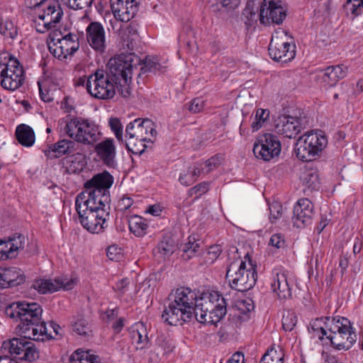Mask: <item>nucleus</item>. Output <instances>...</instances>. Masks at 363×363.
I'll list each match as a JSON object with an SVG mask.
<instances>
[{
  "instance_id": "nucleus-1",
  "label": "nucleus",
  "mask_w": 363,
  "mask_h": 363,
  "mask_svg": "<svg viewBox=\"0 0 363 363\" xmlns=\"http://www.w3.org/2000/svg\"><path fill=\"white\" fill-rule=\"evenodd\" d=\"M226 302L218 291L203 293L199 297L189 288L177 289L174 300L164 310L162 318L170 325L195 318L201 323L216 324L226 314Z\"/></svg>"
},
{
  "instance_id": "nucleus-2",
  "label": "nucleus",
  "mask_w": 363,
  "mask_h": 363,
  "mask_svg": "<svg viewBox=\"0 0 363 363\" xmlns=\"http://www.w3.org/2000/svg\"><path fill=\"white\" fill-rule=\"evenodd\" d=\"M308 330L314 338L321 340L325 336L338 350H350L357 340L356 331L352 323L342 316L315 318L310 322Z\"/></svg>"
},
{
  "instance_id": "nucleus-3",
  "label": "nucleus",
  "mask_w": 363,
  "mask_h": 363,
  "mask_svg": "<svg viewBox=\"0 0 363 363\" xmlns=\"http://www.w3.org/2000/svg\"><path fill=\"white\" fill-rule=\"evenodd\" d=\"M113 182V178L108 172L105 171L94 176L85 183L86 191L77 196L75 208L109 211V189Z\"/></svg>"
},
{
  "instance_id": "nucleus-4",
  "label": "nucleus",
  "mask_w": 363,
  "mask_h": 363,
  "mask_svg": "<svg viewBox=\"0 0 363 363\" xmlns=\"http://www.w3.org/2000/svg\"><path fill=\"white\" fill-rule=\"evenodd\" d=\"M155 123L150 119L136 118L129 123L125 128V145L135 155H141L147 143H152L157 137Z\"/></svg>"
},
{
  "instance_id": "nucleus-5",
  "label": "nucleus",
  "mask_w": 363,
  "mask_h": 363,
  "mask_svg": "<svg viewBox=\"0 0 363 363\" xmlns=\"http://www.w3.org/2000/svg\"><path fill=\"white\" fill-rule=\"evenodd\" d=\"M74 141L94 145L100 139L99 126L91 121L81 117L67 116L58 121V128Z\"/></svg>"
},
{
  "instance_id": "nucleus-6",
  "label": "nucleus",
  "mask_w": 363,
  "mask_h": 363,
  "mask_svg": "<svg viewBox=\"0 0 363 363\" xmlns=\"http://www.w3.org/2000/svg\"><path fill=\"white\" fill-rule=\"evenodd\" d=\"M133 62L131 54H122L111 57L107 63L108 74L115 82L118 91L125 98L131 94Z\"/></svg>"
},
{
  "instance_id": "nucleus-7",
  "label": "nucleus",
  "mask_w": 363,
  "mask_h": 363,
  "mask_svg": "<svg viewBox=\"0 0 363 363\" xmlns=\"http://www.w3.org/2000/svg\"><path fill=\"white\" fill-rule=\"evenodd\" d=\"M226 279L232 289L238 291H247L252 289L257 281V273L251 262L247 263L240 256L234 255L226 272Z\"/></svg>"
},
{
  "instance_id": "nucleus-8",
  "label": "nucleus",
  "mask_w": 363,
  "mask_h": 363,
  "mask_svg": "<svg viewBox=\"0 0 363 363\" xmlns=\"http://www.w3.org/2000/svg\"><path fill=\"white\" fill-rule=\"evenodd\" d=\"M327 145V136L322 130L308 131L297 140L296 157L303 162L315 160L320 157Z\"/></svg>"
},
{
  "instance_id": "nucleus-9",
  "label": "nucleus",
  "mask_w": 363,
  "mask_h": 363,
  "mask_svg": "<svg viewBox=\"0 0 363 363\" xmlns=\"http://www.w3.org/2000/svg\"><path fill=\"white\" fill-rule=\"evenodd\" d=\"M24 80L23 67L9 54L0 57V85L5 89L15 91Z\"/></svg>"
},
{
  "instance_id": "nucleus-10",
  "label": "nucleus",
  "mask_w": 363,
  "mask_h": 363,
  "mask_svg": "<svg viewBox=\"0 0 363 363\" xmlns=\"http://www.w3.org/2000/svg\"><path fill=\"white\" fill-rule=\"evenodd\" d=\"M86 88L93 97L104 100L113 98L117 89L115 82L104 70H98L90 75L86 80Z\"/></svg>"
},
{
  "instance_id": "nucleus-11",
  "label": "nucleus",
  "mask_w": 363,
  "mask_h": 363,
  "mask_svg": "<svg viewBox=\"0 0 363 363\" xmlns=\"http://www.w3.org/2000/svg\"><path fill=\"white\" fill-rule=\"evenodd\" d=\"M289 40L286 31L283 29L279 28L273 33L269 45V54L274 60L286 63L295 57V45Z\"/></svg>"
},
{
  "instance_id": "nucleus-12",
  "label": "nucleus",
  "mask_w": 363,
  "mask_h": 363,
  "mask_svg": "<svg viewBox=\"0 0 363 363\" xmlns=\"http://www.w3.org/2000/svg\"><path fill=\"white\" fill-rule=\"evenodd\" d=\"M79 220L84 228L91 233H99L105 229L109 218L108 209L76 208Z\"/></svg>"
},
{
  "instance_id": "nucleus-13",
  "label": "nucleus",
  "mask_w": 363,
  "mask_h": 363,
  "mask_svg": "<svg viewBox=\"0 0 363 363\" xmlns=\"http://www.w3.org/2000/svg\"><path fill=\"white\" fill-rule=\"evenodd\" d=\"M281 146L278 138L271 133L260 134L253 146L255 155L264 161H270L279 156Z\"/></svg>"
},
{
  "instance_id": "nucleus-14",
  "label": "nucleus",
  "mask_w": 363,
  "mask_h": 363,
  "mask_svg": "<svg viewBox=\"0 0 363 363\" xmlns=\"http://www.w3.org/2000/svg\"><path fill=\"white\" fill-rule=\"evenodd\" d=\"M2 350L8 351L19 359L32 362L39 357V350L35 345L26 339L13 338L2 343Z\"/></svg>"
},
{
  "instance_id": "nucleus-15",
  "label": "nucleus",
  "mask_w": 363,
  "mask_h": 363,
  "mask_svg": "<svg viewBox=\"0 0 363 363\" xmlns=\"http://www.w3.org/2000/svg\"><path fill=\"white\" fill-rule=\"evenodd\" d=\"M43 309L35 302L13 303L6 308L7 316L19 323L40 320Z\"/></svg>"
},
{
  "instance_id": "nucleus-16",
  "label": "nucleus",
  "mask_w": 363,
  "mask_h": 363,
  "mask_svg": "<svg viewBox=\"0 0 363 363\" xmlns=\"http://www.w3.org/2000/svg\"><path fill=\"white\" fill-rule=\"evenodd\" d=\"M79 48L77 35L69 33L56 42L52 40L48 43L50 52L59 60H64L72 56Z\"/></svg>"
},
{
  "instance_id": "nucleus-17",
  "label": "nucleus",
  "mask_w": 363,
  "mask_h": 363,
  "mask_svg": "<svg viewBox=\"0 0 363 363\" xmlns=\"http://www.w3.org/2000/svg\"><path fill=\"white\" fill-rule=\"evenodd\" d=\"M77 278L59 277L54 279H39L33 281L32 287L41 294L53 293L60 289L69 291L77 284Z\"/></svg>"
},
{
  "instance_id": "nucleus-18",
  "label": "nucleus",
  "mask_w": 363,
  "mask_h": 363,
  "mask_svg": "<svg viewBox=\"0 0 363 363\" xmlns=\"http://www.w3.org/2000/svg\"><path fill=\"white\" fill-rule=\"evenodd\" d=\"M111 8L115 18L121 22H128L137 13L139 0H110Z\"/></svg>"
},
{
  "instance_id": "nucleus-19",
  "label": "nucleus",
  "mask_w": 363,
  "mask_h": 363,
  "mask_svg": "<svg viewBox=\"0 0 363 363\" xmlns=\"http://www.w3.org/2000/svg\"><path fill=\"white\" fill-rule=\"evenodd\" d=\"M286 17V11L279 2L273 0H264L259 13L260 22L263 24L270 22L280 24Z\"/></svg>"
},
{
  "instance_id": "nucleus-20",
  "label": "nucleus",
  "mask_w": 363,
  "mask_h": 363,
  "mask_svg": "<svg viewBox=\"0 0 363 363\" xmlns=\"http://www.w3.org/2000/svg\"><path fill=\"white\" fill-rule=\"evenodd\" d=\"M86 40L89 45L96 52L103 53L106 48V33L103 25L91 21L86 28Z\"/></svg>"
},
{
  "instance_id": "nucleus-21",
  "label": "nucleus",
  "mask_w": 363,
  "mask_h": 363,
  "mask_svg": "<svg viewBox=\"0 0 363 363\" xmlns=\"http://www.w3.org/2000/svg\"><path fill=\"white\" fill-rule=\"evenodd\" d=\"M18 331L23 337V339L33 340H44L48 338V329L43 321L19 323Z\"/></svg>"
},
{
  "instance_id": "nucleus-22",
  "label": "nucleus",
  "mask_w": 363,
  "mask_h": 363,
  "mask_svg": "<svg viewBox=\"0 0 363 363\" xmlns=\"http://www.w3.org/2000/svg\"><path fill=\"white\" fill-rule=\"evenodd\" d=\"M94 152L99 160L105 165L113 167L116 164V147L113 138H106L96 143Z\"/></svg>"
},
{
  "instance_id": "nucleus-23",
  "label": "nucleus",
  "mask_w": 363,
  "mask_h": 363,
  "mask_svg": "<svg viewBox=\"0 0 363 363\" xmlns=\"http://www.w3.org/2000/svg\"><path fill=\"white\" fill-rule=\"evenodd\" d=\"M271 288L280 299H286L291 296V292L286 271L280 268L273 270Z\"/></svg>"
},
{
  "instance_id": "nucleus-24",
  "label": "nucleus",
  "mask_w": 363,
  "mask_h": 363,
  "mask_svg": "<svg viewBox=\"0 0 363 363\" xmlns=\"http://www.w3.org/2000/svg\"><path fill=\"white\" fill-rule=\"evenodd\" d=\"M313 204L308 199L298 200L294 207L293 220L298 228L311 222L313 215Z\"/></svg>"
},
{
  "instance_id": "nucleus-25",
  "label": "nucleus",
  "mask_w": 363,
  "mask_h": 363,
  "mask_svg": "<svg viewBox=\"0 0 363 363\" xmlns=\"http://www.w3.org/2000/svg\"><path fill=\"white\" fill-rule=\"evenodd\" d=\"M302 128L300 118L290 116L279 117L276 125L277 133L289 138L295 137Z\"/></svg>"
},
{
  "instance_id": "nucleus-26",
  "label": "nucleus",
  "mask_w": 363,
  "mask_h": 363,
  "mask_svg": "<svg viewBox=\"0 0 363 363\" xmlns=\"http://www.w3.org/2000/svg\"><path fill=\"white\" fill-rule=\"evenodd\" d=\"M25 281L23 271L15 267H0V288L15 286Z\"/></svg>"
},
{
  "instance_id": "nucleus-27",
  "label": "nucleus",
  "mask_w": 363,
  "mask_h": 363,
  "mask_svg": "<svg viewBox=\"0 0 363 363\" xmlns=\"http://www.w3.org/2000/svg\"><path fill=\"white\" fill-rule=\"evenodd\" d=\"M58 0H50L43 7L42 15L54 27L60 22L64 15Z\"/></svg>"
},
{
  "instance_id": "nucleus-28",
  "label": "nucleus",
  "mask_w": 363,
  "mask_h": 363,
  "mask_svg": "<svg viewBox=\"0 0 363 363\" xmlns=\"http://www.w3.org/2000/svg\"><path fill=\"white\" fill-rule=\"evenodd\" d=\"M74 147V141L64 139L43 149V152L48 158L54 159L71 153Z\"/></svg>"
},
{
  "instance_id": "nucleus-29",
  "label": "nucleus",
  "mask_w": 363,
  "mask_h": 363,
  "mask_svg": "<svg viewBox=\"0 0 363 363\" xmlns=\"http://www.w3.org/2000/svg\"><path fill=\"white\" fill-rule=\"evenodd\" d=\"M133 343L137 350H143L149 344L147 328L143 323L138 322L133 325L130 332Z\"/></svg>"
},
{
  "instance_id": "nucleus-30",
  "label": "nucleus",
  "mask_w": 363,
  "mask_h": 363,
  "mask_svg": "<svg viewBox=\"0 0 363 363\" xmlns=\"http://www.w3.org/2000/svg\"><path fill=\"white\" fill-rule=\"evenodd\" d=\"M25 237L22 235L15 234L7 241H4V255L8 258L15 257L17 255V252L19 250H22L24 247Z\"/></svg>"
},
{
  "instance_id": "nucleus-31",
  "label": "nucleus",
  "mask_w": 363,
  "mask_h": 363,
  "mask_svg": "<svg viewBox=\"0 0 363 363\" xmlns=\"http://www.w3.org/2000/svg\"><path fill=\"white\" fill-rule=\"evenodd\" d=\"M323 79L329 85L333 86L347 74V68L342 66H330L321 71Z\"/></svg>"
},
{
  "instance_id": "nucleus-32",
  "label": "nucleus",
  "mask_w": 363,
  "mask_h": 363,
  "mask_svg": "<svg viewBox=\"0 0 363 363\" xmlns=\"http://www.w3.org/2000/svg\"><path fill=\"white\" fill-rule=\"evenodd\" d=\"M16 135L18 143L23 146L31 147L35 143V133L33 129L27 125H19L16 128Z\"/></svg>"
},
{
  "instance_id": "nucleus-33",
  "label": "nucleus",
  "mask_w": 363,
  "mask_h": 363,
  "mask_svg": "<svg viewBox=\"0 0 363 363\" xmlns=\"http://www.w3.org/2000/svg\"><path fill=\"white\" fill-rule=\"evenodd\" d=\"M0 33L5 38L14 39L18 35V27L13 19L9 16L0 18Z\"/></svg>"
},
{
  "instance_id": "nucleus-34",
  "label": "nucleus",
  "mask_w": 363,
  "mask_h": 363,
  "mask_svg": "<svg viewBox=\"0 0 363 363\" xmlns=\"http://www.w3.org/2000/svg\"><path fill=\"white\" fill-rule=\"evenodd\" d=\"M128 227L130 231L137 237H143L148 228V223L141 216H133L129 218Z\"/></svg>"
},
{
  "instance_id": "nucleus-35",
  "label": "nucleus",
  "mask_w": 363,
  "mask_h": 363,
  "mask_svg": "<svg viewBox=\"0 0 363 363\" xmlns=\"http://www.w3.org/2000/svg\"><path fill=\"white\" fill-rule=\"evenodd\" d=\"M269 118L268 109L257 108L251 116L250 127L252 132H256L262 128Z\"/></svg>"
},
{
  "instance_id": "nucleus-36",
  "label": "nucleus",
  "mask_w": 363,
  "mask_h": 363,
  "mask_svg": "<svg viewBox=\"0 0 363 363\" xmlns=\"http://www.w3.org/2000/svg\"><path fill=\"white\" fill-rule=\"evenodd\" d=\"M69 363H100V359L89 351L79 349L71 354Z\"/></svg>"
},
{
  "instance_id": "nucleus-37",
  "label": "nucleus",
  "mask_w": 363,
  "mask_h": 363,
  "mask_svg": "<svg viewBox=\"0 0 363 363\" xmlns=\"http://www.w3.org/2000/svg\"><path fill=\"white\" fill-rule=\"evenodd\" d=\"M72 328L73 332L77 335L89 337L91 335V328L89 322L82 316H78L74 318L72 323Z\"/></svg>"
},
{
  "instance_id": "nucleus-38",
  "label": "nucleus",
  "mask_w": 363,
  "mask_h": 363,
  "mask_svg": "<svg viewBox=\"0 0 363 363\" xmlns=\"http://www.w3.org/2000/svg\"><path fill=\"white\" fill-rule=\"evenodd\" d=\"M284 353L280 347H272L262 357L259 363H284Z\"/></svg>"
},
{
  "instance_id": "nucleus-39",
  "label": "nucleus",
  "mask_w": 363,
  "mask_h": 363,
  "mask_svg": "<svg viewBox=\"0 0 363 363\" xmlns=\"http://www.w3.org/2000/svg\"><path fill=\"white\" fill-rule=\"evenodd\" d=\"M203 173L199 164L190 167L186 174L179 176V182L184 186H189L193 184L198 177Z\"/></svg>"
},
{
  "instance_id": "nucleus-40",
  "label": "nucleus",
  "mask_w": 363,
  "mask_h": 363,
  "mask_svg": "<svg viewBox=\"0 0 363 363\" xmlns=\"http://www.w3.org/2000/svg\"><path fill=\"white\" fill-rule=\"evenodd\" d=\"M176 246L172 239L169 237L163 238L158 243L157 251L162 257L171 255L175 250Z\"/></svg>"
},
{
  "instance_id": "nucleus-41",
  "label": "nucleus",
  "mask_w": 363,
  "mask_h": 363,
  "mask_svg": "<svg viewBox=\"0 0 363 363\" xmlns=\"http://www.w3.org/2000/svg\"><path fill=\"white\" fill-rule=\"evenodd\" d=\"M199 248L200 245L196 242L195 238L189 237L188 242L182 247V257L185 259H189L196 256Z\"/></svg>"
},
{
  "instance_id": "nucleus-42",
  "label": "nucleus",
  "mask_w": 363,
  "mask_h": 363,
  "mask_svg": "<svg viewBox=\"0 0 363 363\" xmlns=\"http://www.w3.org/2000/svg\"><path fill=\"white\" fill-rule=\"evenodd\" d=\"M298 322L296 313L292 311H285L282 315V328L285 331H292Z\"/></svg>"
},
{
  "instance_id": "nucleus-43",
  "label": "nucleus",
  "mask_w": 363,
  "mask_h": 363,
  "mask_svg": "<svg viewBox=\"0 0 363 363\" xmlns=\"http://www.w3.org/2000/svg\"><path fill=\"white\" fill-rule=\"evenodd\" d=\"M303 184L309 189H315L318 187L319 180L316 172L307 171L301 178Z\"/></svg>"
},
{
  "instance_id": "nucleus-44",
  "label": "nucleus",
  "mask_w": 363,
  "mask_h": 363,
  "mask_svg": "<svg viewBox=\"0 0 363 363\" xmlns=\"http://www.w3.org/2000/svg\"><path fill=\"white\" fill-rule=\"evenodd\" d=\"M345 9L348 14L357 16L363 11V0H347Z\"/></svg>"
},
{
  "instance_id": "nucleus-45",
  "label": "nucleus",
  "mask_w": 363,
  "mask_h": 363,
  "mask_svg": "<svg viewBox=\"0 0 363 363\" xmlns=\"http://www.w3.org/2000/svg\"><path fill=\"white\" fill-rule=\"evenodd\" d=\"M33 26L35 28L37 32L41 33H44L48 31L49 30L55 28L52 24L47 21L45 18L40 13L34 19Z\"/></svg>"
},
{
  "instance_id": "nucleus-46",
  "label": "nucleus",
  "mask_w": 363,
  "mask_h": 363,
  "mask_svg": "<svg viewBox=\"0 0 363 363\" xmlns=\"http://www.w3.org/2000/svg\"><path fill=\"white\" fill-rule=\"evenodd\" d=\"M221 163L220 157L218 156H213L211 157L209 160L201 162L198 163L202 172L207 174L212 171L213 169L218 167Z\"/></svg>"
},
{
  "instance_id": "nucleus-47",
  "label": "nucleus",
  "mask_w": 363,
  "mask_h": 363,
  "mask_svg": "<svg viewBox=\"0 0 363 363\" xmlns=\"http://www.w3.org/2000/svg\"><path fill=\"white\" fill-rule=\"evenodd\" d=\"M222 252L221 247L218 245H211L208 247L205 256L206 264H211L219 257Z\"/></svg>"
},
{
  "instance_id": "nucleus-48",
  "label": "nucleus",
  "mask_w": 363,
  "mask_h": 363,
  "mask_svg": "<svg viewBox=\"0 0 363 363\" xmlns=\"http://www.w3.org/2000/svg\"><path fill=\"white\" fill-rule=\"evenodd\" d=\"M111 130L118 141H123V125L118 118H111L108 120Z\"/></svg>"
},
{
  "instance_id": "nucleus-49",
  "label": "nucleus",
  "mask_w": 363,
  "mask_h": 363,
  "mask_svg": "<svg viewBox=\"0 0 363 363\" xmlns=\"http://www.w3.org/2000/svg\"><path fill=\"white\" fill-rule=\"evenodd\" d=\"M269 245L276 249H284L286 246L284 235L281 233L273 234L269 239Z\"/></svg>"
},
{
  "instance_id": "nucleus-50",
  "label": "nucleus",
  "mask_w": 363,
  "mask_h": 363,
  "mask_svg": "<svg viewBox=\"0 0 363 363\" xmlns=\"http://www.w3.org/2000/svg\"><path fill=\"white\" fill-rule=\"evenodd\" d=\"M217 4L220 5L226 11H233L236 9L240 4V0H216Z\"/></svg>"
},
{
  "instance_id": "nucleus-51",
  "label": "nucleus",
  "mask_w": 363,
  "mask_h": 363,
  "mask_svg": "<svg viewBox=\"0 0 363 363\" xmlns=\"http://www.w3.org/2000/svg\"><path fill=\"white\" fill-rule=\"evenodd\" d=\"M270 216L269 218L273 223L279 218L282 213V207L279 203H273L269 206Z\"/></svg>"
},
{
  "instance_id": "nucleus-52",
  "label": "nucleus",
  "mask_w": 363,
  "mask_h": 363,
  "mask_svg": "<svg viewBox=\"0 0 363 363\" xmlns=\"http://www.w3.org/2000/svg\"><path fill=\"white\" fill-rule=\"evenodd\" d=\"M204 106L205 101L203 99L201 98H196L192 100L189 109L191 112L199 113L204 108Z\"/></svg>"
},
{
  "instance_id": "nucleus-53",
  "label": "nucleus",
  "mask_w": 363,
  "mask_h": 363,
  "mask_svg": "<svg viewBox=\"0 0 363 363\" xmlns=\"http://www.w3.org/2000/svg\"><path fill=\"white\" fill-rule=\"evenodd\" d=\"M208 190V183L202 182L195 186L194 187L190 189V193L191 195L196 194V196H200L207 192Z\"/></svg>"
},
{
  "instance_id": "nucleus-54",
  "label": "nucleus",
  "mask_w": 363,
  "mask_h": 363,
  "mask_svg": "<svg viewBox=\"0 0 363 363\" xmlns=\"http://www.w3.org/2000/svg\"><path fill=\"white\" fill-rule=\"evenodd\" d=\"M106 254L107 257L113 261H118L121 257L120 249L114 245L110 246L107 248Z\"/></svg>"
},
{
  "instance_id": "nucleus-55",
  "label": "nucleus",
  "mask_w": 363,
  "mask_h": 363,
  "mask_svg": "<svg viewBox=\"0 0 363 363\" xmlns=\"http://www.w3.org/2000/svg\"><path fill=\"white\" fill-rule=\"evenodd\" d=\"M146 66L151 72H161L162 71V68L164 67L157 61L156 58L149 59L147 60Z\"/></svg>"
},
{
  "instance_id": "nucleus-56",
  "label": "nucleus",
  "mask_w": 363,
  "mask_h": 363,
  "mask_svg": "<svg viewBox=\"0 0 363 363\" xmlns=\"http://www.w3.org/2000/svg\"><path fill=\"white\" fill-rule=\"evenodd\" d=\"M94 0H73L71 1L72 4V9H83L91 6Z\"/></svg>"
},
{
  "instance_id": "nucleus-57",
  "label": "nucleus",
  "mask_w": 363,
  "mask_h": 363,
  "mask_svg": "<svg viewBox=\"0 0 363 363\" xmlns=\"http://www.w3.org/2000/svg\"><path fill=\"white\" fill-rule=\"evenodd\" d=\"M127 31L129 33L130 35L127 36V40L130 44H128V47L131 46V48H133V42L136 41L138 39V33L137 32V30L135 29L132 26H129L127 28Z\"/></svg>"
},
{
  "instance_id": "nucleus-58",
  "label": "nucleus",
  "mask_w": 363,
  "mask_h": 363,
  "mask_svg": "<svg viewBox=\"0 0 363 363\" xmlns=\"http://www.w3.org/2000/svg\"><path fill=\"white\" fill-rule=\"evenodd\" d=\"M133 199L130 197H123L118 203V208L120 211H124L133 205Z\"/></svg>"
},
{
  "instance_id": "nucleus-59",
  "label": "nucleus",
  "mask_w": 363,
  "mask_h": 363,
  "mask_svg": "<svg viewBox=\"0 0 363 363\" xmlns=\"http://www.w3.org/2000/svg\"><path fill=\"white\" fill-rule=\"evenodd\" d=\"M244 362L245 358L243 353L237 352L228 359L226 363H244Z\"/></svg>"
},
{
  "instance_id": "nucleus-60",
  "label": "nucleus",
  "mask_w": 363,
  "mask_h": 363,
  "mask_svg": "<svg viewBox=\"0 0 363 363\" xmlns=\"http://www.w3.org/2000/svg\"><path fill=\"white\" fill-rule=\"evenodd\" d=\"M128 284L129 282L128 279H123L116 283V288L121 293H125L126 291Z\"/></svg>"
},
{
  "instance_id": "nucleus-61",
  "label": "nucleus",
  "mask_w": 363,
  "mask_h": 363,
  "mask_svg": "<svg viewBox=\"0 0 363 363\" xmlns=\"http://www.w3.org/2000/svg\"><path fill=\"white\" fill-rule=\"evenodd\" d=\"M146 212L154 216H159L161 214L162 208L159 205H152L148 207Z\"/></svg>"
},
{
  "instance_id": "nucleus-62",
  "label": "nucleus",
  "mask_w": 363,
  "mask_h": 363,
  "mask_svg": "<svg viewBox=\"0 0 363 363\" xmlns=\"http://www.w3.org/2000/svg\"><path fill=\"white\" fill-rule=\"evenodd\" d=\"M124 321L125 319L123 318H120L114 323V324L113 325V328L114 329L115 332H121V330L124 326Z\"/></svg>"
},
{
  "instance_id": "nucleus-63",
  "label": "nucleus",
  "mask_w": 363,
  "mask_h": 363,
  "mask_svg": "<svg viewBox=\"0 0 363 363\" xmlns=\"http://www.w3.org/2000/svg\"><path fill=\"white\" fill-rule=\"evenodd\" d=\"M40 96L41 99L45 102H50L52 101V97L49 94H45L41 87L39 86Z\"/></svg>"
},
{
  "instance_id": "nucleus-64",
  "label": "nucleus",
  "mask_w": 363,
  "mask_h": 363,
  "mask_svg": "<svg viewBox=\"0 0 363 363\" xmlns=\"http://www.w3.org/2000/svg\"><path fill=\"white\" fill-rule=\"evenodd\" d=\"M0 363H18L16 360L11 359L8 356L0 357Z\"/></svg>"
}]
</instances>
